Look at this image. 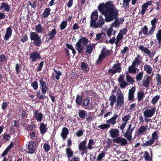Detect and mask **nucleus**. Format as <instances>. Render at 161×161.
Here are the masks:
<instances>
[{
    "instance_id": "3c124183",
    "label": "nucleus",
    "mask_w": 161,
    "mask_h": 161,
    "mask_svg": "<svg viewBox=\"0 0 161 161\" xmlns=\"http://www.w3.org/2000/svg\"><path fill=\"white\" fill-rule=\"evenodd\" d=\"M143 75V72H141L137 74L136 77V81H140L142 79Z\"/></svg>"
},
{
    "instance_id": "ea45409f",
    "label": "nucleus",
    "mask_w": 161,
    "mask_h": 161,
    "mask_svg": "<svg viewBox=\"0 0 161 161\" xmlns=\"http://www.w3.org/2000/svg\"><path fill=\"white\" fill-rule=\"evenodd\" d=\"M95 144V142L92 139H90L89 140L87 147L89 150H92L93 148L92 145Z\"/></svg>"
},
{
    "instance_id": "423d86ee",
    "label": "nucleus",
    "mask_w": 161,
    "mask_h": 161,
    "mask_svg": "<svg viewBox=\"0 0 161 161\" xmlns=\"http://www.w3.org/2000/svg\"><path fill=\"white\" fill-rule=\"evenodd\" d=\"M30 38L31 41H34V44L37 46H40L42 43L41 37L36 32L31 31L30 33Z\"/></svg>"
},
{
    "instance_id": "bb28decb",
    "label": "nucleus",
    "mask_w": 161,
    "mask_h": 161,
    "mask_svg": "<svg viewBox=\"0 0 161 161\" xmlns=\"http://www.w3.org/2000/svg\"><path fill=\"white\" fill-rule=\"evenodd\" d=\"M47 125L46 124H44L43 123H40L39 128L40 133L41 134H44L47 131Z\"/></svg>"
},
{
    "instance_id": "4c0bfd02",
    "label": "nucleus",
    "mask_w": 161,
    "mask_h": 161,
    "mask_svg": "<svg viewBox=\"0 0 161 161\" xmlns=\"http://www.w3.org/2000/svg\"><path fill=\"white\" fill-rule=\"evenodd\" d=\"M144 70L148 74H150L152 71V69L149 65H147L145 64L144 65Z\"/></svg>"
},
{
    "instance_id": "6ab92c4d",
    "label": "nucleus",
    "mask_w": 161,
    "mask_h": 161,
    "mask_svg": "<svg viewBox=\"0 0 161 161\" xmlns=\"http://www.w3.org/2000/svg\"><path fill=\"white\" fill-rule=\"evenodd\" d=\"M34 118L36 120L37 122H41L43 118V115L42 113H39L38 110L34 112Z\"/></svg>"
},
{
    "instance_id": "c9c22d12",
    "label": "nucleus",
    "mask_w": 161,
    "mask_h": 161,
    "mask_svg": "<svg viewBox=\"0 0 161 161\" xmlns=\"http://www.w3.org/2000/svg\"><path fill=\"white\" fill-rule=\"evenodd\" d=\"M31 125H28L25 127V129L27 131H32L36 127V125L34 124L33 121L31 122Z\"/></svg>"
},
{
    "instance_id": "2f4dec72",
    "label": "nucleus",
    "mask_w": 161,
    "mask_h": 161,
    "mask_svg": "<svg viewBox=\"0 0 161 161\" xmlns=\"http://www.w3.org/2000/svg\"><path fill=\"white\" fill-rule=\"evenodd\" d=\"M136 66L132 64L131 65L129 66L128 68V72L130 74H135L136 72L137 69L136 67Z\"/></svg>"
},
{
    "instance_id": "e433bc0d",
    "label": "nucleus",
    "mask_w": 161,
    "mask_h": 161,
    "mask_svg": "<svg viewBox=\"0 0 161 161\" xmlns=\"http://www.w3.org/2000/svg\"><path fill=\"white\" fill-rule=\"evenodd\" d=\"M51 9L48 8H45V10L42 14V16L43 18H46L50 14Z\"/></svg>"
},
{
    "instance_id": "a18cd8bd",
    "label": "nucleus",
    "mask_w": 161,
    "mask_h": 161,
    "mask_svg": "<svg viewBox=\"0 0 161 161\" xmlns=\"http://www.w3.org/2000/svg\"><path fill=\"white\" fill-rule=\"evenodd\" d=\"M144 97V94L143 92H140L137 93V99L138 102H140Z\"/></svg>"
},
{
    "instance_id": "1a4fd4ad",
    "label": "nucleus",
    "mask_w": 161,
    "mask_h": 161,
    "mask_svg": "<svg viewBox=\"0 0 161 161\" xmlns=\"http://www.w3.org/2000/svg\"><path fill=\"white\" fill-rule=\"evenodd\" d=\"M121 64L119 63L114 64L112 68L114 69H109L108 70V72L110 74H115L116 73H119L121 70Z\"/></svg>"
},
{
    "instance_id": "603ef678",
    "label": "nucleus",
    "mask_w": 161,
    "mask_h": 161,
    "mask_svg": "<svg viewBox=\"0 0 161 161\" xmlns=\"http://www.w3.org/2000/svg\"><path fill=\"white\" fill-rule=\"evenodd\" d=\"M29 136L30 138L32 139H35L37 138V136L36 135V133L34 132H31L29 133Z\"/></svg>"
},
{
    "instance_id": "f257e3e1",
    "label": "nucleus",
    "mask_w": 161,
    "mask_h": 161,
    "mask_svg": "<svg viewBox=\"0 0 161 161\" xmlns=\"http://www.w3.org/2000/svg\"><path fill=\"white\" fill-rule=\"evenodd\" d=\"M98 9L102 15L105 16L106 22H109L114 20L111 25V27L112 28H118L124 21L123 18L118 19L119 11L112 1H108L105 3H102L100 4L98 6Z\"/></svg>"
},
{
    "instance_id": "b1692460",
    "label": "nucleus",
    "mask_w": 161,
    "mask_h": 161,
    "mask_svg": "<svg viewBox=\"0 0 161 161\" xmlns=\"http://www.w3.org/2000/svg\"><path fill=\"white\" fill-rule=\"evenodd\" d=\"M145 79L142 81L143 86L145 87H147L151 80H152V78L149 76H145L144 77Z\"/></svg>"
},
{
    "instance_id": "bf43d9fd",
    "label": "nucleus",
    "mask_w": 161,
    "mask_h": 161,
    "mask_svg": "<svg viewBox=\"0 0 161 161\" xmlns=\"http://www.w3.org/2000/svg\"><path fill=\"white\" fill-rule=\"evenodd\" d=\"M87 117L86 120L88 122H91L95 118L93 116H91L90 115H89L88 113V115H87Z\"/></svg>"
},
{
    "instance_id": "c03bdc74",
    "label": "nucleus",
    "mask_w": 161,
    "mask_h": 161,
    "mask_svg": "<svg viewBox=\"0 0 161 161\" xmlns=\"http://www.w3.org/2000/svg\"><path fill=\"white\" fill-rule=\"evenodd\" d=\"M160 98V95H156L154 96L152 99L151 103L153 104H155Z\"/></svg>"
},
{
    "instance_id": "c85d7f7f",
    "label": "nucleus",
    "mask_w": 161,
    "mask_h": 161,
    "mask_svg": "<svg viewBox=\"0 0 161 161\" xmlns=\"http://www.w3.org/2000/svg\"><path fill=\"white\" fill-rule=\"evenodd\" d=\"M65 154L69 159L73 157L74 151L70 147H68L65 149Z\"/></svg>"
},
{
    "instance_id": "7ed1b4c3",
    "label": "nucleus",
    "mask_w": 161,
    "mask_h": 161,
    "mask_svg": "<svg viewBox=\"0 0 161 161\" xmlns=\"http://www.w3.org/2000/svg\"><path fill=\"white\" fill-rule=\"evenodd\" d=\"M118 117V115L117 114H114L113 116L111 118L106 121L107 124L100 125L97 127L102 130L108 129L110 127V124L114 125L116 123V119Z\"/></svg>"
},
{
    "instance_id": "13d9d810",
    "label": "nucleus",
    "mask_w": 161,
    "mask_h": 161,
    "mask_svg": "<svg viewBox=\"0 0 161 161\" xmlns=\"http://www.w3.org/2000/svg\"><path fill=\"white\" fill-rule=\"evenodd\" d=\"M68 161H80V160L79 157L74 155L73 157L69 159Z\"/></svg>"
},
{
    "instance_id": "f03ea898",
    "label": "nucleus",
    "mask_w": 161,
    "mask_h": 161,
    "mask_svg": "<svg viewBox=\"0 0 161 161\" xmlns=\"http://www.w3.org/2000/svg\"><path fill=\"white\" fill-rule=\"evenodd\" d=\"M90 18V27L94 29L102 27L106 21L102 15L99 16L98 18V12L96 10L92 12Z\"/></svg>"
},
{
    "instance_id": "a19ab883",
    "label": "nucleus",
    "mask_w": 161,
    "mask_h": 161,
    "mask_svg": "<svg viewBox=\"0 0 161 161\" xmlns=\"http://www.w3.org/2000/svg\"><path fill=\"white\" fill-rule=\"evenodd\" d=\"M105 153L104 151H102L97 156V161H101L103 158L105 156Z\"/></svg>"
},
{
    "instance_id": "f3484780",
    "label": "nucleus",
    "mask_w": 161,
    "mask_h": 161,
    "mask_svg": "<svg viewBox=\"0 0 161 161\" xmlns=\"http://www.w3.org/2000/svg\"><path fill=\"white\" fill-rule=\"evenodd\" d=\"M136 91V88L133 87L129 90L128 94V100L129 101L133 102L135 101L134 94Z\"/></svg>"
},
{
    "instance_id": "ddd939ff",
    "label": "nucleus",
    "mask_w": 161,
    "mask_h": 161,
    "mask_svg": "<svg viewBox=\"0 0 161 161\" xmlns=\"http://www.w3.org/2000/svg\"><path fill=\"white\" fill-rule=\"evenodd\" d=\"M124 99L123 94L121 91L117 96V99L116 103V106L117 107H121L124 105Z\"/></svg>"
},
{
    "instance_id": "412c9836",
    "label": "nucleus",
    "mask_w": 161,
    "mask_h": 161,
    "mask_svg": "<svg viewBox=\"0 0 161 161\" xmlns=\"http://www.w3.org/2000/svg\"><path fill=\"white\" fill-rule=\"evenodd\" d=\"M152 4V1H149L146 3L143 4L142 7V10L141 12V14L142 15H143L145 13V12L149 6L151 5Z\"/></svg>"
},
{
    "instance_id": "6e6d98bb",
    "label": "nucleus",
    "mask_w": 161,
    "mask_h": 161,
    "mask_svg": "<svg viewBox=\"0 0 161 161\" xmlns=\"http://www.w3.org/2000/svg\"><path fill=\"white\" fill-rule=\"evenodd\" d=\"M31 86L35 90H37L38 87V82L36 81H35L31 84Z\"/></svg>"
},
{
    "instance_id": "9d476101",
    "label": "nucleus",
    "mask_w": 161,
    "mask_h": 161,
    "mask_svg": "<svg viewBox=\"0 0 161 161\" xmlns=\"http://www.w3.org/2000/svg\"><path fill=\"white\" fill-rule=\"evenodd\" d=\"M40 88L41 89L42 93L44 94L48 90V88L47 86V83L44 80L43 78H41L39 80Z\"/></svg>"
},
{
    "instance_id": "dca6fc26",
    "label": "nucleus",
    "mask_w": 161,
    "mask_h": 161,
    "mask_svg": "<svg viewBox=\"0 0 161 161\" xmlns=\"http://www.w3.org/2000/svg\"><path fill=\"white\" fill-rule=\"evenodd\" d=\"M109 133L110 136L113 139L119 137V131L117 129L111 128L109 131Z\"/></svg>"
},
{
    "instance_id": "c756f323",
    "label": "nucleus",
    "mask_w": 161,
    "mask_h": 161,
    "mask_svg": "<svg viewBox=\"0 0 161 161\" xmlns=\"http://www.w3.org/2000/svg\"><path fill=\"white\" fill-rule=\"evenodd\" d=\"M158 20L156 18H153L150 21L151 26L150 28V29H151L154 32L156 28V24L158 23Z\"/></svg>"
},
{
    "instance_id": "8fccbe9b",
    "label": "nucleus",
    "mask_w": 161,
    "mask_h": 161,
    "mask_svg": "<svg viewBox=\"0 0 161 161\" xmlns=\"http://www.w3.org/2000/svg\"><path fill=\"white\" fill-rule=\"evenodd\" d=\"M126 81L130 84H132L135 82L134 80L129 75H126Z\"/></svg>"
},
{
    "instance_id": "aec40b11",
    "label": "nucleus",
    "mask_w": 161,
    "mask_h": 161,
    "mask_svg": "<svg viewBox=\"0 0 161 161\" xmlns=\"http://www.w3.org/2000/svg\"><path fill=\"white\" fill-rule=\"evenodd\" d=\"M88 114L87 112L84 110H79L78 111V116L82 120L86 119Z\"/></svg>"
},
{
    "instance_id": "9b49d317",
    "label": "nucleus",
    "mask_w": 161,
    "mask_h": 161,
    "mask_svg": "<svg viewBox=\"0 0 161 161\" xmlns=\"http://www.w3.org/2000/svg\"><path fill=\"white\" fill-rule=\"evenodd\" d=\"M82 103L84 107L88 110L92 109L93 108V105L91 102L90 98L87 97L84 98L82 100Z\"/></svg>"
},
{
    "instance_id": "052dcab7",
    "label": "nucleus",
    "mask_w": 161,
    "mask_h": 161,
    "mask_svg": "<svg viewBox=\"0 0 161 161\" xmlns=\"http://www.w3.org/2000/svg\"><path fill=\"white\" fill-rule=\"evenodd\" d=\"M113 31V28L110 27L107 30V35L108 36H110L112 35V33Z\"/></svg>"
},
{
    "instance_id": "393cba45",
    "label": "nucleus",
    "mask_w": 161,
    "mask_h": 161,
    "mask_svg": "<svg viewBox=\"0 0 161 161\" xmlns=\"http://www.w3.org/2000/svg\"><path fill=\"white\" fill-rule=\"evenodd\" d=\"M142 61V58L140 55H137V57L135 58L134 60L132 62V64L136 66L140 65Z\"/></svg>"
},
{
    "instance_id": "e2e57ef3",
    "label": "nucleus",
    "mask_w": 161,
    "mask_h": 161,
    "mask_svg": "<svg viewBox=\"0 0 161 161\" xmlns=\"http://www.w3.org/2000/svg\"><path fill=\"white\" fill-rule=\"evenodd\" d=\"M123 5L124 6L126 7L125 8H129V3L131 0H123Z\"/></svg>"
},
{
    "instance_id": "680f3d73",
    "label": "nucleus",
    "mask_w": 161,
    "mask_h": 161,
    "mask_svg": "<svg viewBox=\"0 0 161 161\" xmlns=\"http://www.w3.org/2000/svg\"><path fill=\"white\" fill-rule=\"evenodd\" d=\"M7 60V58L4 54L0 55V62H3Z\"/></svg>"
},
{
    "instance_id": "f704fd0d",
    "label": "nucleus",
    "mask_w": 161,
    "mask_h": 161,
    "mask_svg": "<svg viewBox=\"0 0 161 161\" xmlns=\"http://www.w3.org/2000/svg\"><path fill=\"white\" fill-rule=\"evenodd\" d=\"M109 101H110V105L111 107H113L114 102H115L116 100L115 96L113 94L109 97Z\"/></svg>"
},
{
    "instance_id": "f8f14e48",
    "label": "nucleus",
    "mask_w": 161,
    "mask_h": 161,
    "mask_svg": "<svg viewBox=\"0 0 161 161\" xmlns=\"http://www.w3.org/2000/svg\"><path fill=\"white\" fill-rule=\"evenodd\" d=\"M145 109L143 112V114L145 117L150 118L153 116L156 111V108L155 107H152L150 109Z\"/></svg>"
},
{
    "instance_id": "5701e85b",
    "label": "nucleus",
    "mask_w": 161,
    "mask_h": 161,
    "mask_svg": "<svg viewBox=\"0 0 161 161\" xmlns=\"http://www.w3.org/2000/svg\"><path fill=\"white\" fill-rule=\"evenodd\" d=\"M138 49L139 50H140L142 52H144L145 53L148 55L150 58L153 57L154 55L153 54H152L151 56V52L148 49L147 47H144L143 45H141L139 46Z\"/></svg>"
},
{
    "instance_id": "a878e982",
    "label": "nucleus",
    "mask_w": 161,
    "mask_h": 161,
    "mask_svg": "<svg viewBox=\"0 0 161 161\" xmlns=\"http://www.w3.org/2000/svg\"><path fill=\"white\" fill-rule=\"evenodd\" d=\"M95 47V44L94 43H90L87 45L85 51L86 53L91 54L92 53L93 50L94 49Z\"/></svg>"
},
{
    "instance_id": "4468645a",
    "label": "nucleus",
    "mask_w": 161,
    "mask_h": 161,
    "mask_svg": "<svg viewBox=\"0 0 161 161\" xmlns=\"http://www.w3.org/2000/svg\"><path fill=\"white\" fill-rule=\"evenodd\" d=\"M113 142L114 143L120 144L122 146L126 145L127 143V141L126 139L120 136L113 139Z\"/></svg>"
},
{
    "instance_id": "4d7b16f0",
    "label": "nucleus",
    "mask_w": 161,
    "mask_h": 161,
    "mask_svg": "<svg viewBox=\"0 0 161 161\" xmlns=\"http://www.w3.org/2000/svg\"><path fill=\"white\" fill-rule=\"evenodd\" d=\"M3 139L6 141H8L10 138V136L7 133H5L3 135Z\"/></svg>"
},
{
    "instance_id": "79ce46f5",
    "label": "nucleus",
    "mask_w": 161,
    "mask_h": 161,
    "mask_svg": "<svg viewBox=\"0 0 161 161\" xmlns=\"http://www.w3.org/2000/svg\"><path fill=\"white\" fill-rule=\"evenodd\" d=\"M143 158H145V160L147 161H152V158H151L149 153L147 151L145 152Z\"/></svg>"
},
{
    "instance_id": "473e14b6",
    "label": "nucleus",
    "mask_w": 161,
    "mask_h": 161,
    "mask_svg": "<svg viewBox=\"0 0 161 161\" xmlns=\"http://www.w3.org/2000/svg\"><path fill=\"white\" fill-rule=\"evenodd\" d=\"M80 67L85 72H88L89 70L88 66L85 62H81Z\"/></svg>"
},
{
    "instance_id": "5fc2aeb1",
    "label": "nucleus",
    "mask_w": 161,
    "mask_h": 161,
    "mask_svg": "<svg viewBox=\"0 0 161 161\" xmlns=\"http://www.w3.org/2000/svg\"><path fill=\"white\" fill-rule=\"evenodd\" d=\"M43 148L46 152H48L50 150V146L47 143H45L44 144Z\"/></svg>"
},
{
    "instance_id": "7c9ffc66",
    "label": "nucleus",
    "mask_w": 161,
    "mask_h": 161,
    "mask_svg": "<svg viewBox=\"0 0 161 161\" xmlns=\"http://www.w3.org/2000/svg\"><path fill=\"white\" fill-rule=\"evenodd\" d=\"M57 31L55 29H52L48 32V39L50 40L53 39L54 37L57 34Z\"/></svg>"
},
{
    "instance_id": "20e7f679",
    "label": "nucleus",
    "mask_w": 161,
    "mask_h": 161,
    "mask_svg": "<svg viewBox=\"0 0 161 161\" xmlns=\"http://www.w3.org/2000/svg\"><path fill=\"white\" fill-rule=\"evenodd\" d=\"M89 42V40L86 37L81 36L76 44V48L79 53H81L83 49V46H86Z\"/></svg>"
},
{
    "instance_id": "a211bd4d",
    "label": "nucleus",
    "mask_w": 161,
    "mask_h": 161,
    "mask_svg": "<svg viewBox=\"0 0 161 161\" xmlns=\"http://www.w3.org/2000/svg\"><path fill=\"white\" fill-rule=\"evenodd\" d=\"M30 58L31 59L32 62L36 61V60L42 58L40 53L36 51L31 53L30 55Z\"/></svg>"
},
{
    "instance_id": "37998d69",
    "label": "nucleus",
    "mask_w": 161,
    "mask_h": 161,
    "mask_svg": "<svg viewBox=\"0 0 161 161\" xmlns=\"http://www.w3.org/2000/svg\"><path fill=\"white\" fill-rule=\"evenodd\" d=\"M123 37V34L120 32L119 33L117 36L116 41L115 42V45L116 46L118 45V42L122 39Z\"/></svg>"
},
{
    "instance_id": "774afa93",
    "label": "nucleus",
    "mask_w": 161,
    "mask_h": 161,
    "mask_svg": "<svg viewBox=\"0 0 161 161\" xmlns=\"http://www.w3.org/2000/svg\"><path fill=\"white\" fill-rule=\"evenodd\" d=\"M128 85L127 83L124 81L120 83V86L122 89L125 88L126 86Z\"/></svg>"
},
{
    "instance_id": "4be33fe9",
    "label": "nucleus",
    "mask_w": 161,
    "mask_h": 161,
    "mask_svg": "<svg viewBox=\"0 0 161 161\" xmlns=\"http://www.w3.org/2000/svg\"><path fill=\"white\" fill-rule=\"evenodd\" d=\"M11 9L10 5L7 3L3 2L0 7V10H4L6 12H9Z\"/></svg>"
},
{
    "instance_id": "09e8293b",
    "label": "nucleus",
    "mask_w": 161,
    "mask_h": 161,
    "mask_svg": "<svg viewBox=\"0 0 161 161\" xmlns=\"http://www.w3.org/2000/svg\"><path fill=\"white\" fill-rule=\"evenodd\" d=\"M35 29L36 31L37 32L40 33L42 32L43 30V28L40 24H38L35 27Z\"/></svg>"
},
{
    "instance_id": "39448f33",
    "label": "nucleus",
    "mask_w": 161,
    "mask_h": 161,
    "mask_svg": "<svg viewBox=\"0 0 161 161\" xmlns=\"http://www.w3.org/2000/svg\"><path fill=\"white\" fill-rule=\"evenodd\" d=\"M158 132L155 131L152 134V138L148 141H146L145 143L141 145L143 147H147L151 146L155 142V140H157L158 139Z\"/></svg>"
},
{
    "instance_id": "cd10ccee",
    "label": "nucleus",
    "mask_w": 161,
    "mask_h": 161,
    "mask_svg": "<svg viewBox=\"0 0 161 161\" xmlns=\"http://www.w3.org/2000/svg\"><path fill=\"white\" fill-rule=\"evenodd\" d=\"M69 132V130L67 128L64 127L62 128L61 136L64 140H65L66 139Z\"/></svg>"
},
{
    "instance_id": "338daca9",
    "label": "nucleus",
    "mask_w": 161,
    "mask_h": 161,
    "mask_svg": "<svg viewBox=\"0 0 161 161\" xmlns=\"http://www.w3.org/2000/svg\"><path fill=\"white\" fill-rule=\"evenodd\" d=\"M105 58L104 56L100 55L98 57V59L96 61V64H98L101 63L103 59Z\"/></svg>"
},
{
    "instance_id": "0e129e2a",
    "label": "nucleus",
    "mask_w": 161,
    "mask_h": 161,
    "mask_svg": "<svg viewBox=\"0 0 161 161\" xmlns=\"http://www.w3.org/2000/svg\"><path fill=\"white\" fill-rule=\"evenodd\" d=\"M83 134V131L82 130H79L75 133V136L77 137L81 136Z\"/></svg>"
},
{
    "instance_id": "864d4df0",
    "label": "nucleus",
    "mask_w": 161,
    "mask_h": 161,
    "mask_svg": "<svg viewBox=\"0 0 161 161\" xmlns=\"http://www.w3.org/2000/svg\"><path fill=\"white\" fill-rule=\"evenodd\" d=\"M156 80L157 81V85L160 86L161 85V76L160 74H157Z\"/></svg>"
},
{
    "instance_id": "58836bf2",
    "label": "nucleus",
    "mask_w": 161,
    "mask_h": 161,
    "mask_svg": "<svg viewBox=\"0 0 161 161\" xmlns=\"http://www.w3.org/2000/svg\"><path fill=\"white\" fill-rule=\"evenodd\" d=\"M124 136L129 141H130L132 139V133L126 130Z\"/></svg>"
},
{
    "instance_id": "2eb2a0df",
    "label": "nucleus",
    "mask_w": 161,
    "mask_h": 161,
    "mask_svg": "<svg viewBox=\"0 0 161 161\" xmlns=\"http://www.w3.org/2000/svg\"><path fill=\"white\" fill-rule=\"evenodd\" d=\"M87 140L86 139L80 142L78 145V149L80 151H82L85 153L87 152V147L86 146Z\"/></svg>"
},
{
    "instance_id": "6e6552de",
    "label": "nucleus",
    "mask_w": 161,
    "mask_h": 161,
    "mask_svg": "<svg viewBox=\"0 0 161 161\" xmlns=\"http://www.w3.org/2000/svg\"><path fill=\"white\" fill-rule=\"evenodd\" d=\"M154 33L153 31L150 28L149 30L148 31V28L147 26L145 25L142 28L140 31L139 32V36H141V35L143 34L146 36H150Z\"/></svg>"
},
{
    "instance_id": "de8ad7c7",
    "label": "nucleus",
    "mask_w": 161,
    "mask_h": 161,
    "mask_svg": "<svg viewBox=\"0 0 161 161\" xmlns=\"http://www.w3.org/2000/svg\"><path fill=\"white\" fill-rule=\"evenodd\" d=\"M67 25V21H63L61 23L60 25V28L61 30H63L66 27Z\"/></svg>"
},
{
    "instance_id": "0eeeda50",
    "label": "nucleus",
    "mask_w": 161,
    "mask_h": 161,
    "mask_svg": "<svg viewBox=\"0 0 161 161\" xmlns=\"http://www.w3.org/2000/svg\"><path fill=\"white\" fill-rule=\"evenodd\" d=\"M26 147L27 150H28V153L29 154H33L34 153L36 150V143L33 141H30Z\"/></svg>"
},
{
    "instance_id": "49530a36",
    "label": "nucleus",
    "mask_w": 161,
    "mask_h": 161,
    "mask_svg": "<svg viewBox=\"0 0 161 161\" xmlns=\"http://www.w3.org/2000/svg\"><path fill=\"white\" fill-rule=\"evenodd\" d=\"M82 97L79 95H77V97L76 99V103L77 105L79 106L81 105L82 102Z\"/></svg>"
},
{
    "instance_id": "69168bd1",
    "label": "nucleus",
    "mask_w": 161,
    "mask_h": 161,
    "mask_svg": "<svg viewBox=\"0 0 161 161\" xmlns=\"http://www.w3.org/2000/svg\"><path fill=\"white\" fill-rule=\"evenodd\" d=\"M131 117L130 114L128 115H125L124 117H122V120L123 121H124V122H127V121L129 120Z\"/></svg>"
},
{
    "instance_id": "72a5a7b5",
    "label": "nucleus",
    "mask_w": 161,
    "mask_h": 161,
    "mask_svg": "<svg viewBox=\"0 0 161 161\" xmlns=\"http://www.w3.org/2000/svg\"><path fill=\"white\" fill-rule=\"evenodd\" d=\"M147 129V126L142 125L141 126L138 130L137 133L138 135H143V133L146 131Z\"/></svg>"
}]
</instances>
